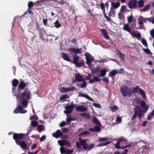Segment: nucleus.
<instances>
[{
    "label": "nucleus",
    "mask_w": 154,
    "mask_h": 154,
    "mask_svg": "<svg viewBox=\"0 0 154 154\" xmlns=\"http://www.w3.org/2000/svg\"><path fill=\"white\" fill-rule=\"evenodd\" d=\"M75 89L74 87L69 88L62 87L61 88V92L62 93H65L69 91H72Z\"/></svg>",
    "instance_id": "13"
},
{
    "label": "nucleus",
    "mask_w": 154,
    "mask_h": 154,
    "mask_svg": "<svg viewBox=\"0 0 154 154\" xmlns=\"http://www.w3.org/2000/svg\"><path fill=\"white\" fill-rule=\"evenodd\" d=\"M40 1L38 0L36 2H35L34 3V5H35L36 6H40L41 4L40 3Z\"/></svg>",
    "instance_id": "56"
},
{
    "label": "nucleus",
    "mask_w": 154,
    "mask_h": 154,
    "mask_svg": "<svg viewBox=\"0 0 154 154\" xmlns=\"http://www.w3.org/2000/svg\"><path fill=\"white\" fill-rule=\"evenodd\" d=\"M108 71L107 70L105 69H103L100 70V74L98 76V77L101 76H104L106 74V72Z\"/></svg>",
    "instance_id": "25"
},
{
    "label": "nucleus",
    "mask_w": 154,
    "mask_h": 154,
    "mask_svg": "<svg viewBox=\"0 0 154 154\" xmlns=\"http://www.w3.org/2000/svg\"><path fill=\"white\" fill-rule=\"evenodd\" d=\"M60 151L62 154L66 153V149H65V148L61 147L60 149Z\"/></svg>",
    "instance_id": "39"
},
{
    "label": "nucleus",
    "mask_w": 154,
    "mask_h": 154,
    "mask_svg": "<svg viewBox=\"0 0 154 154\" xmlns=\"http://www.w3.org/2000/svg\"><path fill=\"white\" fill-rule=\"evenodd\" d=\"M111 110L113 112H115V110L118 109V108L116 106H114L111 107Z\"/></svg>",
    "instance_id": "52"
},
{
    "label": "nucleus",
    "mask_w": 154,
    "mask_h": 154,
    "mask_svg": "<svg viewBox=\"0 0 154 154\" xmlns=\"http://www.w3.org/2000/svg\"><path fill=\"white\" fill-rule=\"evenodd\" d=\"M85 55L86 57V59H87V58H88L91 57H90L91 55L89 53H88V52L85 53Z\"/></svg>",
    "instance_id": "60"
},
{
    "label": "nucleus",
    "mask_w": 154,
    "mask_h": 154,
    "mask_svg": "<svg viewBox=\"0 0 154 154\" xmlns=\"http://www.w3.org/2000/svg\"><path fill=\"white\" fill-rule=\"evenodd\" d=\"M69 98L68 95L67 94H65L61 96L60 98L61 100H64L65 99H67Z\"/></svg>",
    "instance_id": "35"
},
{
    "label": "nucleus",
    "mask_w": 154,
    "mask_h": 154,
    "mask_svg": "<svg viewBox=\"0 0 154 154\" xmlns=\"http://www.w3.org/2000/svg\"><path fill=\"white\" fill-rule=\"evenodd\" d=\"M108 140L107 138H99V141H106Z\"/></svg>",
    "instance_id": "58"
},
{
    "label": "nucleus",
    "mask_w": 154,
    "mask_h": 154,
    "mask_svg": "<svg viewBox=\"0 0 154 154\" xmlns=\"http://www.w3.org/2000/svg\"><path fill=\"white\" fill-rule=\"evenodd\" d=\"M126 7L125 5L122 6L120 9V11L122 12H124L125 10H126Z\"/></svg>",
    "instance_id": "42"
},
{
    "label": "nucleus",
    "mask_w": 154,
    "mask_h": 154,
    "mask_svg": "<svg viewBox=\"0 0 154 154\" xmlns=\"http://www.w3.org/2000/svg\"><path fill=\"white\" fill-rule=\"evenodd\" d=\"M110 142H105L104 143H100L99 144L98 146H102L106 145H107L109 144Z\"/></svg>",
    "instance_id": "46"
},
{
    "label": "nucleus",
    "mask_w": 154,
    "mask_h": 154,
    "mask_svg": "<svg viewBox=\"0 0 154 154\" xmlns=\"http://www.w3.org/2000/svg\"><path fill=\"white\" fill-rule=\"evenodd\" d=\"M94 78L95 82H100L101 80L100 79L97 77H94Z\"/></svg>",
    "instance_id": "61"
},
{
    "label": "nucleus",
    "mask_w": 154,
    "mask_h": 154,
    "mask_svg": "<svg viewBox=\"0 0 154 154\" xmlns=\"http://www.w3.org/2000/svg\"><path fill=\"white\" fill-rule=\"evenodd\" d=\"M74 107V105L72 104L65 106V108L66 110L64 111V113L67 115L72 113L73 111V108Z\"/></svg>",
    "instance_id": "9"
},
{
    "label": "nucleus",
    "mask_w": 154,
    "mask_h": 154,
    "mask_svg": "<svg viewBox=\"0 0 154 154\" xmlns=\"http://www.w3.org/2000/svg\"><path fill=\"white\" fill-rule=\"evenodd\" d=\"M34 5V3L32 1H29V2L28 6L29 8V9H32L31 8H32Z\"/></svg>",
    "instance_id": "33"
},
{
    "label": "nucleus",
    "mask_w": 154,
    "mask_h": 154,
    "mask_svg": "<svg viewBox=\"0 0 154 154\" xmlns=\"http://www.w3.org/2000/svg\"><path fill=\"white\" fill-rule=\"evenodd\" d=\"M78 97H85V98H87L89 100H90L92 101H93V100L92 98L90 97L88 95L84 94H81V93L79 92V94L78 95Z\"/></svg>",
    "instance_id": "18"
},
{
    "label": "nucleus",
    "mask_w": 154,
    "mask_h": 154,
    "mask_svg": "<svg viewBox=\"0 0 154 154\" xmlns=\"http://www.w3.org/2000/svg\"><path fill=\"white\" fill-rule=\"evenodd\" d=\"M28 82L26 83L23 80L21 81L18 85L17 91L20 92L21 90L24 89L27 86Z\"/></svg>",
    "instance_id": "7"
},
{
    "label": "nucleus",
    "mask_w": 154,
    "mask_h": 154,
    "mask_svg": "<svg viewBox=\"0 0 154 154\" xmlns=\"http://www.w3.org/2000/svg\"><path fill=\"white\" fill-rule=\"evenodd\" d=\"M101 31L103 35L107 33L106 30L104 29H102L101 30Z\"/></svg>",
    "instance_id": "55"
},
{
    "label": "nucleus",
    "mask_w": 154,
    "mask_h": 154,
    "mask_svg": "<svg viewBox=\"0 0 154 154\" xmlns=\"http://www.w3.org/2000/svg\"><path fill=\"white\" fill-rule=\"evenodd\" d=\"M64 146H66L69 147L71 146V145L70 144V143L67 140H64Z\"/></svg>",
    "instance_id": "37"
},
{
    "label": "nucleus",
    "mask_w": 154,
    "mask_h": 154,
    "mask_svg": "<svg viewBox=\"0 0 154 154\" xmlns=\"http://www.w3.org/2000/svg\"><path fill=\"white\" fill-rule=\"evenodd\" d=\"M38 124V122L37 121H33L31 123V125L33 127H36Z\"/></svg>",
    "instance_id": "38"
},
{
    "label": "nucleus",
    "mask_w": 154,
    "mask_h": 154,
    "mask_svg": "<svg viewBox=\"0 0 154 154\" xmlns=\"http://www.w3.org/2000/svg\"><path fill=\"white\" fill-rule=\"evenodd\" d=\"M93 105L94 106L98 108H100L101 107V106L99 103H93Z\"/></svg>",
    "instance_id": "50"
},
{
    "label": "nucleus",
    "mask_w": 154,
    "mask_h": 154,
    "mask_svg": "<svg viewBox=\"0 0 154 154\" xmlns=\"http://www.w3.org/2000/svg\"><path fill=\"white\" fill-rule=\"evenodd\" d=\"M54 25L50 26V27H55L57 28H60L61 26V25L59 23V21L57 20L54 23Z\"/></svg>",
    "instance_id": "20"
},
{
    "label": "nucleus",
    "mask_w": 154,
    "mask_h": 154,
    "mask_svg": "<svg viewBox=\"0 0 154 154\" xmlns=\"http://www.w3.org/2000/svg\"><path fill=\"white\" fill-rule=\"evenodd\" d=\"M100 6L102 10H105V6L104 4L102 2L101 3V4L100 5Z\"/></svg>",
    "instance_id": "54"
},
{
    "label": "nucleus",
    "mask_w": 154,
    "mask_h": 154,
    "mask_svg": "<svg viewBox=\"0 0 154 154\" xmlns=\"http://www.w3.org/2000/svg\"><path fill=\"white\" fill-rule=\"evenodd\" d=\"M88 140V139L82 140L80 138L79 139L80 142H77L76 143V147L79 149L81 148V146H82L84 150L86 151L90 150L94 147V145L93 143L89 145L87 144V142Z\"/></svg>",
    "instance_id": "5"
},
{
    "label": "nucleus",
    "mask_w": 154,
    "mask_h": 154,
    "mask_svg": "<svg viewBox=\"0 0 154 154\" xmlns=\"http://www.w3.org/2000/svg\"><path fill=\"white\" fill-rule=\"evenodd\" d=\"M103 80L106 83L108 84L109 83L108 79L107 77H105L103 78Z\"/></svg>",
    "instance_id": "63"
},
{
    "label": "nucleus",
    "mask_w": 154,
    "mask_h": 154,
    "mask_svg": "<svg viewBox=\"0 0 154 154\" xmlns=\"http://www.w3.org/2000/svg\"><path fill=\"white\" fill-rule=\"evenodd\" d=\"M143 50L147 54H149L150 55H151L152 54V53L149 49H144Z\"/></svg>",
    "instance_id": "43"
},
{
    "label": "nucleus",
    "mask_w": 154,
    "mask_h": 154,
    "mask_svg": "<svg viewBox=\"0 0 154 154\" xmlns=\"http://www.w3.org/2000/svg\"><path fill=\"white\" fill-rule=\"evenodd\" d=\"M61 130L63 133H65L68 131V128H63Z\"/></svg>",
    "instance_id": "53"
},
{
    "label": "nucleus",
    "mask_w": 154,
    "mask_h": 154,
    "mask_svg": "<svg viewBox=\"0 0 154 154\" xmlns=\"http://www.w3.org/2000/svg\"><path fill=\"white\" fill-rule=\"evenodd\" d=\"M73 151L71 149H66V154H71L72 153Z\"/></svg>",
    "instance_id": "47"
},
{
    "label": "nucleus",
    "mask_w": 154,
    "mask_h": 154,
    "mask_svg": "<svg viewBox=\"0 0 154 154\" xmlns=\"http://www.w3.org/2000/svg\"><path fill=\"white\" fill-rule=\"evenodd\" d=\"M141 42L143 44L145 47H147L148 45L146 40L144 38H142L141 40Z\"/></svg>",
    "instance_id": "36"
},
{
    "label": "nucleus",
    "mask_w": 154,
    "mask_h": 154,
    "mask_svg": "<svg viewBox=\"0 0 154 154\" xmlns=\"http://www.w3.org/2000/svg\"><path fill=\"white\" fill-rule=\"evenodd\" d=\"M150 8V5L149 4L147 5L143 8V9H142V11L145 12L146 11H148Z\"/></svg>",
    "instance_id": "32"
},
{
    "label": "nucleus",
    "mask_w": 154,
    "mask_h": 154,
    "mask_svg": "<svg viewBox=\"0 0 154 154\" xmlns=\"http://www.w3.org/2000/svg\"><path fill=\"white\" fill-rule=\"evenodd\" d=\"M63 135V133L60 129L57 130L55 132L52 134V136L56 138L62 136Z\"/></svg>",
    "instance_id": "12"
},
{
    "label": "nucleus",
    "mask_w": 154,
    "mask_h": 154,
    "mask_svg": "<svg viewBox=\"0 0 154 154\" xmlns=\"http://www.w3.org/2000/svg\"><path fill=\"white\" fill-rule=\"evenodd\" d=\"M146 20L149 21L150 22H151L153 24H154V17L152 18V20H150V19L149 18H146Z\"/></svg>",
    "instance_id": "64"
},
{
    "label": "nucleus",
    "mask_w": 154,
    "mask_h": 154,
    "mask_svg": "<svg viewBox=\"0 0 154 154\" xmlns=\"http://www.w3.org/2000/svg\"><path fill=\"white\" fill-rule=\"evenodd\" d=\"M118 55L119 57L121 58L122 60H124L125 55L121 53L120 51H119L118 53Z\"/></svg>",
    "instance_id": "29"
},
{
    "label": "nucleus",
    "mask_w": 154,
    "mask_h": 154,
    "mask_svg": "<svg viewBox=\"0 0 154 154\" xmlns=\"http://www.w3.org/2000/svg\"><path fill=\"white\" fill-rule=\"evenodd\" d=\"M64 140H60L58 141L59 145L61 146H64Z\"/></svg>",
    "instance_id": "41"
},
{
    "label": "nucleus",
    "mask_w": 154,
    "mask_h": 154,
    "mask_svg": "<svg viewBox=\"0 0 154 154\" xmlns=\"http://www.w3.org/2000/svg\"><path fill=\"white\" fill-rule=\"evenodd\" d=\"M75 77L76 82H82L83 81V77L79 73L77 74H75Z\"/></svg>",
    "instance_id": "16"
},
{
    "label": "nucleus",
    "mask_w": 154,
    "mask_h": 154,
    "mask_svg": "<svg viewBox=\"0 0 154 154\" xmlns=\"http://www.w3.org/2000/svg\"><path fill=\"white\" fill-rule=\"evenodd\" d=\"M46 136L43 135L42 136L40 139V141H42L46 138Z\"/></svg>",
    "instance_id": "59"
},
{
    "label": "nucleus",
    "mask_w": 154,
    "mask_h": 154,
    "mask_svg": "<svg viewBox=\"0 0 154 154\" xmlns=\"http://www.w3.org/2000/svg\"><path fill=\"white\" fill-rule=\"evenodd\" d=\"M140 105L143 108L142 110L141 108L139 105H136L134 109V113L133 116L131 118V120H133L135 119L137 116L139 119L142 118L143 113H145L148 110L149 108V106L146 104L145 102L143 100H142L140 103Z\"/></svg>",
    "instance_id": "2"
},
{
    "label": "nucleus",
    "mask_w": 154,
    "mask_h": 154,
    "mask_svg": "<svg viewBox=\"0 0 154 154\" xmlns=\"http://www.w3.org/2000/svg\"><path fill=\"white\" fill-rule=\"evenodd\" d=\"M37 129L38 131L40 132L44 130L45 129L44 125H39L38 126Z\"/></svg>",
    "instance_id": "26"
},
{
    "label": "nucleus",
    "mask_w": 154,
    "mask_h": 154,
    "mask_svg": "<svg viewBox=\"0 0 154 154\" xmlns=\"http://www.w3.org/2000/svg\"><path fill=\"white\" fill-rule=\"evenodd\" d=\"M120 145V143H119V142H117L115 144V147L117 149H122V148H121L119 145Z\"/></svg>",
    "instance_id": "44"
},
{
    "label": "nucleus",
    "mask_w": 154,
    "mask_h": 154,
    "mask_svg": "<svg viewBox=\"0 0 154 154\" xmlns=\"http://www.w3.org/2000/svg\"><path fill=\"white\" fill-rule=\"evenodd\" d=\"M68 51L72 55L73 54H75L73 56V60L72 63L74 64L76 67H80L84 65L83 60H82L81 61L78 62L79 57L77 55V54H81L82 53V48H70L68 49Z\"/></svg>",
    "instance_id": "3"
},
{
    "label": "nucleus",
    "mask_w": 154,
    "mask_h": 154,
    "mask_svg": "<svg viewBox=\"0 0 154 154\" xmlns=\"http://www.w3.org/2000/svg\"><path fill=\"white\" fill-rule=\"evenodd\" d=\"M48 20V19H43V22L44 23V24L45 26H50L51 25H50V24H48L47 23V22Z\"/></svg>",
    "instance_id": "45"
},
{
    "label": "nucleus",
    "mask_w": 154,
    "mask_h": 154,
    "mask_svg": "<svg viewBox=\"0 0 154 154\" xmlns=\"http://www.w3.org/2000/svg\"><path fill=\"white\" fill-rule=\"evenodd\" d=\"M138 23L140 25H142L143 24V20L141 18V16L139 19H138Z\"/></svg>",
    "instance_id": "49"
},
{
    "label": "nucleus",
    "mask_w": 154,
    "mask_h": 154,
    "mask_svg": "<svg viewBox=\"0 0 154 154\" xmlns=\"http://www.w3.org/2000/svg\"><path fill=\"white\" fill-rule=\"evenodd\" d=\"M132 89V90H131L130 88L126 85H122L120 88L122 95L125 97L127 96L129 97H131L132 96V94L138 92L139 94L141 95L144 100L146 99V96L145 92L143 90L139 88L138 85L135 87L133 88Z\"/></svg>",
    "instance_id": "1"
},
{
    "label": "nucleus",
    "mask_w": 154,
    "mask_h": 154,
    "mask_svg": "<svg viewBox=\"0 0 154 154\" xmlns=\"http://www.w3.org/2000/svg\"><path fill=\"white\" fill-rule=\"evenodd\" d=\"M118 73V72L117 71L116 69L112 70L110 72V74L112 76H115Z\"/></svg>",
    "instance_id": "31"
},
{
    "label": "nucleus",
    "mask_w": 154,
    "mask_h": 154,
    "mask_svg": "<svg viewBox=\"0 0 154 154\" xmlns=\"http://www.w3.org/2000/svg\"><path fill=\"white\" fill-rule=\"evenodd\" d=\"M19 82V81L17 79H14L12 80L11 83L12 86V89L13 91L16 90Z\"/></svg>",
    "instance_id": "11"
},
{
    "label": "nucleus",
    "mask_w": 154,
    "mask_h": 154,
    "mask_svg": "<svg viewBox=\"0 0 154 154\" xmlns=\"http://www.w3.org/2000/svg\"><path fill=\"white\" fill-rule=\"evenodd\" d=\"M144 2L143 0H139L138 2V8H141L144 5Z\"/></svg>",
    "instance_id": "27"
},
{
    "label": "nucleus",
    "mask_w": 154,
    "mask_h": 154,
    "mask_svg": "<svg viewBox=\"0 0 154 154\" xmlns=\"http://www.w3.org/2000/svg\"><path fill=\"white\" fill-rule=\"evenodd\" d=\"M86 63L89 66H90L91 65V63L94 60V58L92 57H90L87 58L86 59Z\"/></svg>",
    "instance_id": "24"
},
{
    "label": "nucleus",
    "mask_w": 154,
    "mask_h": 154,
    "mask_svg": "<svg viewBox=\"0 0 154 154\" xmlns=\"http://www.w3.org/2000/svg\"><path fill=\"white\" fill-rule=\"evenodd\" d=\"M89 130L91 132H99L100 131V129L99 126H95L94 128H89Z\"/></svg>",
    "instance_id": "17"
},
{
    "label": "nucleus",
    "mask_w": 154,
    "mask_h": 154,
    "mask_svg": "<svg viewBox=\"0 0 154 154\" xmlns=\"http://www.w3.org/2000/svg\"><path fill=\"white\" fill-rule=\"evenodd\" d=\"M120 3L119 2H118L116 3H114L113 2H111L112 7L111 8L110 10L112 11V8L116 9L120 5Z\"/></svg>",
    "instance_id": "19"
},
{
    "label": "nucleus",
    "mask_w": 154,
    "mask_h": 154,
    "mask_svg": "<svg viewBox=\"0 0 154 154\" xmlns=\"http://www.w3.org/2000/svg\"><path fill=\"white\" fill-rule=\"evenodd\" d=\"M74 119L72 118H71L70 117H67L66 119V121L67 122V124H69L70 123V122L74 120Z\"/></svg>",
    "instance_id": "34"
},
{
    "label": "nucleus",
    "mask_w": 154,
    "mask_h": 154,
    "mask_svg": "<svg viewBox=\"0 0 154 154\" xmlns=\"http://www.w3.org/2000/svg\"><path fill=\"white\" fill-rule=\"evenodd\" d=\"M80 116L82 117H85L88 118H90V116L89 113L86 112H83L80 114Z\"/></svg>",
    "instance_id": "30"
},
{
    "label": "nucleus",
    "mask_w": 154,
    "mask_h": 154,
    "mask_svg": "<svg viewBox=\"0 0 154 154\" xmlns=\"http://www.w3.org/2000/svg\"><path fill=\"white\" fill-rule=\"evenodd\" d=\"M87 86V83L85 81H83L82 84L81 85L80 87L81 88H84Z\"/></svg>",
    "instance_id": "48"
},
{
    "label": "nucleus",
    "mask_w": 154,
    "mask_h": 154,
    "mask_svg": "<svg viewBox=\"0 0 154 154\" xmlns=\"http://www.w3.org/2000/svg\"><path fill=\"white\" fill-rule=\"evenodd\" d=\"M16 143L18 145L20 146L21 148L24 149H26L27 148V145L24 141H17Z\"/></svg>",
    "instance_id": "10"
},
{
    "label": "nucleus",
    "mask_w": 154,
    "mask_h": 154,
    "mask_svg": "<svg viewBox=\"0 0 154 154\" xmlns=\"http://www.w3.org/2000/svg\"><path fill=\"white\" fill-rule=\"evenodd\" d=\"M76 110L80 112H85L87 110V108L83 106H76Z\"/></svg>",
    "instance_id": "15"
},
{
    "label": "nucleus",
    "mask_w": 154,
    "mask_h": 154,
    "mask_svg": "<svg viewBox=\"0 0 154 154\" xmlns=\"http://www.w3.org/2000/svg\"><path fill=\"white\" fill-rule=\"evenodd\" d=\"M137 0H130L128 4V6L130 9L137 8Z\"/></svg>",
    "instance_id": "8"
},
{
    "label": "nucleus",
    "mask_w": 154,
    "mask_h": 154,
    "mask_svg": "<svg viewBox=\"0 0 154 154\" xmlns=\"http://www.w3.org/2000/svg\"><path fill=\"white\" fill-rule=\"evenodd\" d=\"M154 116V109L152 110L151 112L149 113L147 116V119L148 120H151Z\"/></svg>",
    "instance_id": "22"
},
{
    "label": "nucleus",
    "mask_w": 154,
    "mask_h": 154,
    "mask_svg": "<svg viewBox=\"0 0 154 154\" xmlns=\"http://www.w3.org/2000/svg\"><path fill=\"white\" fill-rule=\"evenodd\" d=\"M67 124L65 121H62L60 124L59 126L60 127H63Z\"/></svg>",
    "instance_id": "51"
},
{
    "label": "nucleus",
    "mask_w": 154,
    "mask_h": 154,
    "mask_svg": "<svg viewBox=\"0 0 154 154\" xmlns=\"http://www.w3.org/2000/svg\"><path fill=\"white\" fill-rule=\"evenodd\" d=\"M124 26L123 27V29L124 30L128 32L129 33L131 32V28L129 27L128 24H124Z\"/></svg>",
    "instance_id": "21"
},
{
    "label": "nucleus",
    "mask_w": 154,
    "mask_h": 154,
    "mask_svg": "<svg viewBox=\"0 0 154 154\" xmlns=\"http://www.w3.org/2000/svg\"><path fill=\"white\" fill-rule=\"evenodd\" d=\"M27 132L26 134L23 133H14L13 135V139L15 140V142L16 143L17 141H20L19 140L22 139L24 136L28 134Z\"/></svg>",
    "instance_id": "6"
},
{
    "label": "nucleus",
    "mask_w": 154,
    "mask_h": 154,
    "mask_svg": "<svg viewBox=\"0 0 154 154\" xmlns=\"http://www.w3.org/2000/svg\"><path fill=\"white\" fill-rule=\"evenodd\" d=\"M150 35L151 36L154 38V29H152L151 31Z\"/></svg>",
    "instance_id": "62"
},
{
    "label": "nucleus",
    "mask_w": 154,
    "mask_h": 154,
    "mask_svg": "<svg viewBox=\"0 0 154 154\" xmlns=\"http://www.w3.org/2000/svg\"><path fill=\"white\" fill-rule=\"evenodd\" d=\"M92 122L93 123L96 125H101V123L95 117H93L92 119Z\"/></svg>",
    "instance_id": "23"
},
{
    "label": "nucleus",
    "mask_w": 154,
    "mask_h": 154,
    "mask_svg": "<svg viewBox=\"0 0 154 154\" xmlns=\"http://www.w3.org/2000/svg\"><path fill=\"white\" fill-rule=\"evenodd\" d=\"M17 109L19 111H22L23 110V108L21 105H18Z\"/></svg>",
    "instance_id": "57"
},
{
    "label": "nucleus",
    "mask_w": 154,
    "mask_h": 154,
    "mask_svg": "<svg viewBox=\"0 0 154 154\" xmlns=\"http://www.w3.org/2000/svg\"><path fill=\"white\" fill-rule=\"evenodd\" d=\"M32 94L28 90V88L24 89L19 95L20 98L22 99L21 103L24 108H26L28 104V100L31 97Z\"/></svg>",
    "instance_id": "4"
},
{
    "label": "nucleus",
    "mask_w": 154,
    "mask_h": 154,
    "mask_svg": "<svg viewBox=\"0 0 154 154\" xmlns=\"http://www.w3.org/2000/svg\"><path fill=\"white\" fill-rule=\"evenodd\" d=\"M61 56L63 59L68 62H71L72 63V61L69 58L68 55L66 54L65 53L63 52L61 53Z\"/></svg>",
    "instance_id": "14"
},
{
    "label": "nucleus",
    "mask_w": 154,
    "mask_h": 154,
    "mask_svg": "<svg viewBox=\"0 0 154 154\" xmlns=\"http://www.w3.org/2000/svg\"><path fill=\"white\" fill-rule=\"evenodd\" d=\"M133 16L132 14L128 16L127 18V19L128 23H130L132 22Z\"/></svg>",
    "instance_id": "40"
},
{
    "label": "nucleus",
    "mask_w": 154,
    "mask_h": 154,
    "mask_svg": "<svg viewBox=\"0 0 154 154\" xmlns=\"http://www.w3.org/2000/svg\"><path fill=\"white\" fill-rule=\"evenodd\" d=\"M90 133L88 131H84L81 133H80L78 135V136L79 137L83 136V135H87L88 134H89Z\"/></svg>",
    "instance_id": "28"
}]
</instances>
